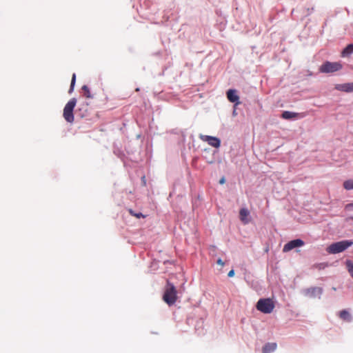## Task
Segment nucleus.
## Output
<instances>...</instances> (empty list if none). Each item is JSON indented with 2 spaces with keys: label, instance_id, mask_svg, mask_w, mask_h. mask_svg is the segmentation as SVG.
Listing matches in <instances>:
<instances>
[{
  "label": "nucleus",
  "instance_id": "1",
  "mask_svg": "<svg viewBox=\"0 0 353 353\" xmlns=\"http://www.w3.org/2000/svg\"><path fill=\"white\" fill-rule=\"evenodd\" d=\"M177 298L176 287L168 280L164 288V292L162 297L163 301L168 305H172L176 303Z\"/></svg>",
  "mask_w": 353,
  "mask_h": 353
},
{
  "label": "nucleus",
  "instance_id": "2",
  "mask_svg": "<svg viewBox=\"0 0 353 353\" xmlns=\"http://www.w3.org/2000/svg\"><path fill=\"white\" fill-rule=\"evenodd\" d=\"M353 244L352 241H341L330 245L326 250L330 254H336L345 250Z\"/></svg>",
  "mask_w": 353,
  "mask_h": 353
},
{
  "label": "nucleus",
  "instance_id": "3",
  "mask_svg": "<svg viewBox=\"0 0 353 353\" xmlns=\"http://www.w3.org/2000/svg\"><path fill=\"white\" fill-rule=\"evenodd\" d=\"M77 103L75 98L71 99L65 105L63 116L65 120L68 123H73L74 120L73 110Z\"/></svg>",
  "mask_w": 353,
  "mask_h": 353
},
{
  "label": "nucleus",
  "instance_id": "4",
  "mask_svg": "<svg viewBox=\"0 0 353 353\" xmlns=\"http://www.w3.org/2000/svg\"><path fill=\"white\" fill-rule=\"evenodd\" d=\"M256 307L264 314H270L274 308V303L271 299H261L258 301Z\"/></svg>",
  "mask_w": 353,
  "mask_h": 353
},
{
  "label": "nucleus",
  "instance_id": "5",
  "mask_svg": "<svg viewBox=\"0 0 353 353\" xmlns=\"http://www.w3.org/2000/svg\"><path fill=\"white\" fill-rule=\"evenodd\" d=\"M342 65L339 62L325 61L319 68V71L322 73L334 72L340 70Z\"/></svg>",
  "mask_w": 353,
  "mask_h": 353
},
{
  "label": "nucleus",
  "instance_id": "6",
  "mask_svg": "<svg viewBox=\"0 0 353 353\" xmlns=\"http://www.w3.org/2000/svg\"><path fill=\"white\" fill-rule=\"evenodd\" d=\"M199 138L203 141L207 142L210 145L218 148L221 145V141L219 138L208 135L200 134Z\"/></svg>",
  "mask_w": 353,
  "mask_h": 353
},
{
  "label": "nucleus",
  "instance_id": "7",
  "mask_svg": "<svg viewBox=\"0 0 353 353\" xmlns=\"http://www.w3.org/2000/svg\"><path fill=\"white\" fill-rule=\"evenodd\" d=\"M303 245H304V241H302L301 239L292 240V241H289L288 243H286L284 245V247L283 248V251L284 252H288L295 248L301 247Z\"/></svg>",
  "mask_w": 353,
  "mask_h": 353
},
{
  "label": "nucleus",
  "instance_id": "8",
  "mask_svg": "<svg viewBox=\"0 0 353 353\" xmlns=\"http://www.w3.org/2000/svg\"><path fill=\"white\" fill-rule=\"evenodd\" d=\"M305 116V113H296V112H292L290 111H284L282 114L281 117L284 119H301L303 118Z\"/></svg>",
  "mask_w": 353,
  "mask_h": 353
},
{
  "label": "nucleus",
  "instance_id": "9",
  "mask_svg": "<svg viewBox=\"0 0 353 353\" xmlns=\"http://www.w3.org/2000/svg\"><path fill=\"white\" fill-rule=\"evenodd\" d=\"M227 98L230 102L235 103V105L241 103L239 101V97L238 96L237 91L236 90H228L227 92Z\"/></svg>",
  "mask_w": 353,
  "mask_h": 353
},
{
  "label": "nucleus",
  "instance_id": "10",
  "mask_svg": "<svg viewBox=\"0 0 353 353\" xmlns=\"http://www.w3.org/2000/svg\"><path fill=\"white\" fill-rule=\"evenodd\" d=\"M335 88L337 90L345 92H353V82L336 84L335 85Z\"/></svg>",
  "mask_w": 353,
  "mask_h": 353
},
{
  "label": "nucleus",
  "instance_id": "11",
  "mask_svg": "<svg viewBox=\"0 0 353 353\" xmlns=\"http://www.w3.org/2000/svg\"><path fill=\"white\" fill-rule=\"evenodd\" d=\"M250 215V212L246 208H241L239 211V217L240 220L242 221L243 224H248L250 222V219L248 216Z\"/></svg>",
  "mask_w": 353,
  "mask_h": 353
},
{
  "label": "nucleus",
  "instance_id": "12",
  "mask_svg": "<svg viewBox=\"0 0 353 353\" xmlns=\"http://www.w3.org/2000/svg\"><path fill=\"white\" fill-rule=\"evenodd\" d=\"M277 345L276 343H266L262 349L263 353H271L276 349Z\"/></svg>",
  "mask_w": 353,
  "mask_h": 353
},
{
  "label": "nucleus",
  "instance_id": "13",
  "mask_svg": "<svg viewBox=\"0 0 353 353\" xmlns=\"http://www.w3.org/2000/svg\"><path fill=\"white\" fill-rule=\"evenodd\" d=\"M307 294L312 297L320 296L322 294V289L319 287L312 288L307 290Z\"/></svg>",
  "mask_w": 353,
  "mask_h": 353
},
{
  "label": "nucleus",
  "instance_id": "14",
  "mask_svg": "<svg viewBox=\"0 0 353 353\" xmlns=\"http://www.w3.org/2000/svg\"><path fill=\"white\" fill-rule=\"evenodd\" d=\"M339 316L343 319V321H345L347 322H350L352 320L351 315L348 311L346 310H341L339 314Z\"/></svg>",
  "mask_w": 353,
  "mask_h": 353
},
{
  "label": "nucleus",
  "instance_id": "15",
  "mask_svg": "<svg viewBox=\"0 0 353 353\" xmlns=\"http://www.w3.org/2000/svg\"><path fill=\"white\" fill-rule=\"evenodd\" d=\"M353 53V44L347 45L342 51L341 56L343 57H348Z\"/></svg>",
  "mask_w": 353,
  "mask_h": 353
},
{
  "label": "nucleus",
  "instance_id": "16",
  "mask_svg": "<svg viewBox=\"0 0 353 353\" xmlns=\"http://www.w3.org/2000/svg\"><path fill=\"white\" fill-rule=\"evenodd\" d=\"M81 90L83 91V95L86 98H88V99L92 98V96L90 93V89L87 85H83L81 88Z\"/></svg>",
  "mask_w": 353,
  "mask_h": 353
},
{
  "label": "nucleus",
  "instance_id": "17",
  "mask_svg": "<svg viewBox=\"0 0 353 353\" xmlns=\"http://www.w3.org/2000/svg\"><path fill=\"white\" fill-rule=\"evenodd\" d=\"M343 187L345 190H352L353 189V179H350L344 181Z\"/></svg>",
  "mask_w": 353,
  "mask_h": 353
},
{
  "label": "nucleus",
  "instance_id": "18",
  "mask_svg": "<svg viewBox=\"0 0 353 353\" xmlns=\"http://www.w3.org/2000/svg\"><path fill=\"white\" fill-rule=\"evenodd\" d=\"M346 265H347L348 272H350L352 277L353 278V262L351 261H347Z\"/></svg>",
  "mask_w": 353,
  "mask_h": 353
},
{
  "label": "nucleus",
  "instance_id": "19",
  "mask_svg": "<svg viewBox=\"0 0 353 353\" xmlns=\"http://www.w3.org/2000/svg\"><path fill=\"white\" fill-rule=\"evenodd\" d=\"M75 83H76V74L74 73L72 74V80H71V84H70V90H69V92H68L70 94L73 92Z\"/></svg>",
  "mask_w": 353,
  "mask_h": 353
},
{
  "label": "nucleus",
  "instance_id": "20",
  "mask_svg": "<svg viewBox=\"0 0 353 353\" xmlns=\"http://www.w3.org/2000/svg\"><path fill=\"white\" fill-rule=\"evenodd\" d=\"M130 213L132 215H133V216H136L137 218L145 217V216H144V215H143L141 213H138V214H137V213H134V212H132V210H130Z\"/></svg>",
  "mask_w": 353,
  "mask_h": 353
},
{
  "label": "nucleus",
  "instance_id": "21",
  "mask_svg": "<svg viewBox=\"0 0 353 353\" xmlns=\"http://www.w3.org/2000/svg\"><path fill=\"white\" fill-rule=\"evenodd\" d=\"M216 263L218 265H220L221 267H223L225 265V263L221 259H219L217 260Z\"/></svg>",
  "mask_w": 353,
  "mask_h": 353
},
{
  "label": "nucleus",
  "instance_id": "22",
  "mask_svg": "<svg viewBox=\"0 0 353 353\" xmlns=\"http://www.w3.org/2000/svg\"><path fill=\"white\" fill-rule=\"evenodd\" d=\"M234 275V270H231L228 272V276L229 277H232Z\"/></svg>",
  "mask_w": 353,
  "mask_h": 353
},
{
  "label": "nucleus",
  "instance_id": "23",
  "mask_svg": "<svg viewBox=\"0 0 353 353\" xmlns=\"http://www.w3.org/2000/svg\"><path fill=\"white\" fill-rule=\"evenodd\" d=\"M346 208H353V203L347 205Z\"/></svg>",
  "mask_w": 353,
  "mask_h": 353
},
{
  "label": "nucleus",
  "instance_id": "24",
  "mask_svg": "<svg viewBox=\"0 0 353 353\" xmlns=\"http://www.w3.org/2000/svg\"><path fill=\"white\" fill-rule=\"evenodd\" d=\"M224 183V179H222L220 180V183Z\"/></svg>",
  "mask_w": 353,
  "mask_h": 353
},
{
  "label": "nucleus",
  "instance_id": "25",
  "mask_svg": "<svg viewBox=\"0 0 353 353\" xmlns=\"http://www.w3.org/2000/svg\"><path fill=\"white\" fill-rule=\"evenodd\" d=\"M352 219H353V217H352Z\"/></svg>",
  "mask_w": 353,
  "mask_h": 353
}]
</instances>
